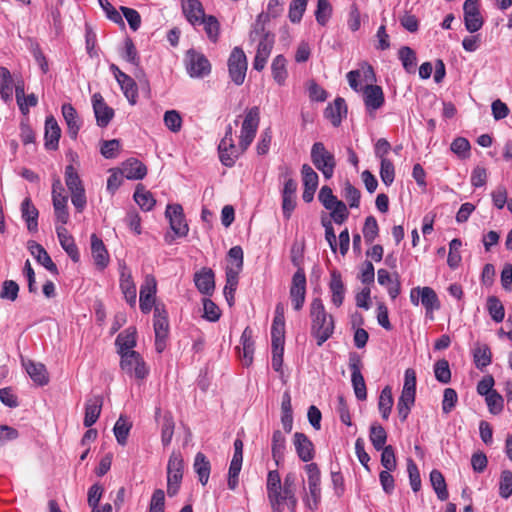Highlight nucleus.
Wrapping results in <instances>:
<instances>
[{
  "label": "nucleus",
  "instance_id": "7c9ffc66",
  "mask_svg": "<svg viewBox=\"0 0 512 512\" xmlns=\"http://www.w3.org/2000/svg\"><path fill=\"white\" fill-rule=\"evenodd\" d=\"M120 289L130 306L136 305V286L132 279L131 273L127 271L126 267H123L120 276Z\"/></svg>",
  "mask_w": 512,
  "mask_h": 512
},
{
  "label": "nucleus",
  "instance_id": "bb28decb",
  "mask_svg": "<svg viewBox=\"0 0 512 512\" xmlns=\"http://www.w3.org/2000/svg\"><path fill=\"white\" fill-rule=\"evenodd\" d=\"M325 117L329 119L333 126L341 124L342 118L347 114V105L343 98L337 97L332 104H329L324 111Z\"/></svg>",
  "mask_w": 512,
  "mask_h": 512
},
{
  "label": "nucleus",
  "instance_id": "c9c22d12",
  "mask_svg": "<svg viewBox=\"0 0 512 512\" xmlns=\"http://www.w3.org/2000/svg\"><path fill=\"white\" fill-rule=\"evenodd\" d=\"M241 352L240 355L242 357L243 365L249 366L253 361V353H254V341L252 339V330L249 327H246L241 335Z\"/></svg>",
  "mask_w": 512,
  "mask_h": 512
},
{
  "label": "nucleus",
  "instance_id": "f3484780",
  "mask_svg": "<svg viewBox=\"0 0 512 512\" xmlns=\"http://www.w3.org/2000/svg\"><path fill=\"white\" fill-rule=\"evenodd\" d=\"M267 496L273 512H281V479L277 470L267 475Z\"/></svg>",
  "mask_w": 512,
  "mask_h": 512
},
{
  "label": "nucleus",
  "instance_id": "f257e3e1",
  "mask_svg": "<svg viewBox=\"0 0 512 512\" xmlns=\"http://www.w3.org/2000/svg\"><path fill=\"white\" fill-rule=\"evenodd\" d=\"M311 335L317 346H322L334 333L335 322L332 315L325 310L320 298H314L310 304Z\"/></svg>",
  "mask_w": 512,
  "mask_h": 512
},
{
  "label": "nucleus",
  "instance_id": "603ef678",
  "mask_svg": "<svg viewBox=\"0 0 512 512\" xmlns=\"http://www.w3.org/2000/svg\"><path fill=\"white\" fill-rule=\"evenodd\" d=\"M398 56L405 71L407 73H414L417 64L416 53L414 50L408 46H403L399 49Z\"/></svg>",
  "mask_w": 512,
  "mask_h": 512
},
{
  "label": "nucleus",
  "instance_id": "774afa93",
  "mask_svg": "<svg viewBox=\"0 0 512 512\" xmlns=\"http://www.w3.org/2000/svg\"><path fill=\"white\" fill-rule=\"evenodd\" d=\"M499 495L504 499H508L512 495V472L510 470L501 472Z\"/></svg>",
  "mask_w": 512,
  "mask_h": 512
},
{
  "label": "nucleus",
  "instance_id": "a211bd4d",
  "mask_svg": "<svg viewBox=\"0 0 512 512\" xmlns=\"http://www.w3.org/2000/svg\"><path fill=\"white\" fill-rule=\"evenodd\" d=\"M156 280L153 276L147 275L144 283L140 288V309L147 314L151 311L155 304Z\"/></svg>",
  "mask_w": 512,
  "mask_h": 512
},
{
  "label": "nucleus",
  "instance_id": "f8f14e48",
  "mask_svg": "<svg viewBox=\"0 0 512 512\" xmlns=\"http://www.w3.org/2000/svg\"><path fill=\"white\" fill-rule=\"evenodd\" d=\"M219 158L226 167H232L241 155L240 146H235L232 138V126L228 125L224 138L218 146Z\"/></svg>",
  "mask_w": 512,
  "mask_h": 512
},
{
  "label": "nucleus",
  "instance_id": "cd10ccee",
  "mask_svg": "<svg viewBox=\"0 0 512 512\" xmlns=\"http://www.w3.org/2000/svg\"><path fill=\"white\" fill-rule=\"evenodd\" d=\"M378 283L382 286L387 287V292L392 299L397 298L401 291V284L399 281V275L394 274V278L385 269H379L377 272Z\"/></svg>",
  "mask_w": 512,
  "mask_h": 512
},
{
  "label": "nucleus",
  "instance_id": "9d476101",
  "mask_svg": "<svg viewBox=\"0 0 512 512\" xmlns=\"http://www.w3.org/2000/svg\"><path fill=\"white\" fill-rule=\"evenodd\" d=\"M120 366L123 371L137 379H144L148 375V369L140 354L136 351H120Z\"/></svg>",
  "mask_w": 512,
  "mask_h": 512
},
{
  "label": "nucleus",
  "instance_id": "2f4dec72",
  "mask_svg": "<svg viewBox=\"0 0 512 512\" xmlns=\"http://www.w3.org/2000/svg\"><path fill=\"white\" fill-rule=\"evenodd\" d=\"M21 214L23 220L27 224V229L30 232L38 231V216L39 212L33 205L30 198H25L21 204Z\"/></svg>",
  "mask_w": 512,
  "mask_h": 512
},
{
  "label": "nucleus",
  "instance_id": "39448f33",
  "mask_svg": "<svg viewBox=\"0 0 512 512\" xmlns=\"http://www.w3.org/2000/svg\"><path fill=\"white\" fill-rule=\"evenodd\" d=\"M305 471L308 477V490L309 493H305L303 501L307 508L310 510H316L321 500V475L320 470L316 463H310L305 465Z\"/></svg>",
  "mask_w": 512,
  "mask_h": 512
},
{
  "label": "nucleus",
  "instance_id": "c85d7f7f",
  "mask_svg": "<svg viewBox=\"0 0 512 512\" xmlns=\"http://www.w3.org/2000/svg\"><path fill=\"white\" fill-rule=\"evenodd\" d=\"M61 129L53 116L47 117L45 121V147L48 150L58 148Z\"/></svg>",
  "mask_w": 512,
  "mask_h": 512
},
{
  "label": "nucleus",
  "instance_id": "e2e57ef3",
  "mask_svg": "<svg viewBox=\"0 0 512 512\" xmlns=\"http://www.w3.org/2000/svg\"><path fill=\"white\" fill-rule=\"evenodd\" d=\"M228 257L231 263L226 267V269H231L235 272L240 273L243 268V250L240 246H234L230 248L228 252Z\"/></svg>",
  "mask_w": 512,
  "mask_h": 512
},
{
  "label": "nucleus",
  "instance_id": "412c9836",
  "mask_svg": "<svg viewBox=\"0 0 512 512\" xmlns=\"http://www.w3.org/2000/svg\"><path fill=\"white\" fill-rule=\"evenodd\" d=\"M297 183L289 178L284 184L282 191V210L286 219H289L296 206Z\"/></svg>",
  "mask_w": 512,
  "mask_h": 512
},
{
  "label": "nucleus",
  "instance_id": "6e6552de",
  "mask_svg": "<svg viewBox=\"0 0 512 512\" xmlns=\"http://www.w3.org/2000/svg\"><path fill=\"white\" fill-rule=\"evenodd\" d=\"M185 66L191 78H204L211 72V64L206 56L190 49L185 55Z\"/></svg>",
  "mask_w": 512,
  "mask_h": 512
},
{
  "label": "nucleus",
  "instance_id": "69168bd1",
  "mask_svg": "<svg viewBox=\"0 0 512 512\" xmlns=\"http://www.w3.org/2000/svg\"><path fill=\"white\" fill-rule=\"evenodd\" d=\"M308 0H292L288 17L292 23H299L306 10Z\"/></svg>",
  "mask_w": 512,
  "mask_h": 512
},
{
  "label": "nucleus",
  "instance_id": "2eb2a0df",
  "mask_svg": "<svg viewBox=\"0 0 512 512\" xmlns=\"http://www.w3.org/2000/svg\"><path fill=\"white\" fill-rule=\"evenodd\" d=\"M165 215L169 219L170 227L176 236L185 237L188 234L189 227L180 204H169Z\"/></svg>",
  "mask_w": 512,
  "mask_h": 512
},
{
  "label": "nucleus",
  "instance_id": "e433bc0d",
  "mask_svg": "<svg viewBox=\"0 0 512 512\" xmlns=\"http://www.w3.org/2000/svg\"><path fill=\"white\" fill-rule=\"evenodd\" d=\"M24 366L28 375L36 384L44 386L49 382L46 367L42 363L28 361Z\"/></svg>",
  "mask_w": 512,
  "mask_h": 512
},
{
  "label": "nucleus",
  "instance_id": "052dcab7",
  "mask_svg": "<svg viewBox=\"0 0 512 512\" xmlns=\"http://www.w3.org/2000/svg\"><path fill=\"white\" fill-rule=\"evenodd\" d=\"M327 210L331 211V217L336 224L344 223L349 216L346 204L340 200L334 202Z\"/></svg>",
  "mask_w": 512,
  "mask_h": 512
},
{
  "label": "nucleus",
  "instance_id": "79ce46f5",
  "mask_svg": "<svg viewBox=\"0 0 512 512\" xmlns=\"http://www.w3.org/2000/svg\"><path fill=\"white\" fill-rule=\"evenodd\" d=\"M134 200L143 211H150L156 204L153 194L146 190L141 184H138L134 192Z\"/></svg>",
  "mask_w": 512,
  "mask_h": 512
},
{
  "label": "nucleus",
  "instance_id": "393cba45",
  "mask_svg": "<svg viewBox=\"0 0 512 512\" xmlns=\"http://www.w3.org/2000/svg\"><path fill=\"white\" fill-rule=\"evenodd\" d=\"M103 405V397L95 395L89 398L85 405V416L83 424L85 427L90 428L98 420Z\"/></svg>",
  "mask_w": 512,
  "mask_h": 512
},
{
  "label": "nucleus",
  "instance_id": "c03bdc74",
  "mask_svg": "<svg viewBox=\"0 0 512 512\" xmlns=\"http://www.w3.org/2000/svg\"><path fill=\"white\" fill-rule=\"evenodd\" d=\"M116 345L119 354L120 351H133L132 348L136 346V329L130 327L121 332L116 338Z\"/></svg>",
  "mask_w": 512,
  "mask_h": 512
},
{
  "label": "nucleus",
  "instance_id": "4d7b16f0",
  "mask_svg": "<svg viewBox=\"0 0 512 512\" xmlns=\"http://www.w3.org/2000/svg\"><path fill=\"white\" fill-rule=\"evenodd\" d=\"M387 433L385 429L380 424H372L370 427V441L373 447L380 451L382 448L386 447Z\"/></svg>",
  "mask_w": 512,
  "mask_h": 512
},
{
  "label": "nucleus",
  "instance_id": "4468645a",
  "mask_svg": "<svg viewBox=\"0 0 512 512\" xmlns=\"http://www.w3.org/2000/svg\"><path fill=\"white\" fill-rule=\"evenodd\" d=\"M63 186L59 178L54 179L52 184V201L55 216L58 222L65 225L69 219L67 211V197L62 194Z\"/></svg>",
  "mask_w": 512,
  "mask_h": 512
},
{
  "label": "nucleus",
  "instance_id": "37998d69",
  "mask_svg": "<svg viewBox=\"0 0 512 512\" xmlns=\"http://www.w3.org/2000/svg\"><path fill=\"white\" fill-rule=\"evenodd\" d=\"M286 449V438L280 430H276L272 435V457L278 466L284 458Z\"/></svg>",
  "mask_w": 512,
  "mask_h": 512
},
{
  "label": "nucleus",
  "instance_id": "3c124183",
  "mask_svg": "<svg viewBox=\"0 0 512 512\" xmlns=\"http://www.w3.org/2000/svg\"><path fill=\"white\" fill-rule=\"evenodd\" d=\"M131 427L132 424L128 421V419L121 415L113 428V432L118 444L123 446L127 443V438L129 436Z\"/></svg>",
  "mask_w": 512,
  "mask_h": 512
},
{
  "label": "nucleus",
  "instance_id": "423d86ee",
  "mask_svg": "<svg viewBox=\"0 0 512 512\" xmlns=\"http://www.w3.org/2000/svg\"><path fill=\"white\" fill-rule=\"evenodd\" d=\"M184 461L180 453L172 452L167 464V494L175 496L183 478Z\"/></svg>",
  "mask_w": 512,
  "mask_h": 512
},
{
  "label": "nucleus",
  "instance_id": "4c0bfd02",
  "mask_svg": "<svg viewBox=\"0 0 512 512\" xmlns=\"http://www.w3.org/2000/svg\"><path fill=\"white\" fill-rule=\"evenodd\" d=\"M281 423L283 429L286 433H290L293 426V416H292V405H291V395L288 390H286L282 395L281 401Z\"/></svg>",
  "mask_w": 512,
  "mask_h": 512
},
{
  "label": "nucleus",
  "instance_id": "aec40b11",
  "mask_svg": "<svg viewBox=\"0 0 512 512\" xmlns=\"http://www.w3.org/2000/svg\"><path fill=\"white\" fill-rule=\"evenodd\" d=\"M364 103L369 113H372L384 104L383 90L378 85H366L363 89Z\"/></svg>",
  "mask_w": 512,
  "mask_h": 512
},
{
  "label": "nucleus",
  "instance_id": "ddd939ff",
  "mask_svg": "<svg viewBox=\"0 0 512 512\" xmlns=\"http://www.w3.org/2000/svg\"><path fill=\"white\" fill-rule=\"evenodd\" d=\"M306 295V276L302 268H299L292 277L290 298L296 311L302 309Z\"/></svg>",
  "mask_w": 512,
  "mask_h": 512
},
{
  "label": "nucleus",
  "instance_id": "680f3d73",
  "mask_svg": "<svg viewBox=\"0 0 512 512\" xmlns=\"http://www.w3.org/2000/svg\"><path fill=\"white\" fill-rule=\"evenodd\" d=\"M462 242L460 239L455 238L449 243V254L447 258V264L450 268L455 269L461 262L460 248Z\"/></svg>",
  "mask_w": 512,
  "mask_h": 512
},
{
  "label": "nucleus",
  "instance_id": "f704fd0d",
  "mask_svg": "<svg viewBox=\"0 0 512 512\" xmlns=\"http://www.w3.org/2000/svg\"><path fill=\"white\" fill-rule=\"evenodd\" d=\"M182 9L187 20L194 26L205 16L202 3L199 0L184 1Z\"/></svg>",
  "mask_w": 512,
  "mask_h": 512
},
{
  "label": "nucleus",
  "instance_id": "13d9d810",
  "mask_svg": "<svg viewBox=\"0 0 512 512\" xmlns=\"http://www.w3.org/2000/svg\"><path fill=\"white\" fill-rule=\"evenodd\" d=\"M487 310L496 323L503 321L505 317L504 306L496 296H489L487 298Z\"/></svg>",
  "mask_w": 512,
  "mask_h": 512
},
{
  "label": "nucleus",
  "instance_id": "a19ab883",
  "mask_svg": "<svg viewBox=\"0 0 512 512\" xmlns=\"http://www.w3.org/2000/svg\"><path fill=\"white\" fill-rule=\"evenodd\" d=\"M120 78L117 80L121 90L129 103L135 105L138 97V89L135 81L127 74H119Z\"/></svg>",
  "mask_w": 512,
  "mask_h": 512
},
{
  "label": "nucleus",
  "instance_id": "b1692460",
  "mask_svg": "<svg viewBox=\"0 0 512 512\" xmlns=\"http://www.w3.org/2000/svg\"><path fill=\"white\" fill-rule=\"evenodd\" d=\"M27 246L29 251L36 258L39 264L44 266L49 272L53 274H58V268L56 264L52 261L51 257L42 245L38 244L33 240H30L28 241Z\"/></svg>",
  "mask_w": 512,
  "mask_h": 512
},
{
  "label": "nucleus",
  "instance_id": "5fc2aeb1",
  "mask_svg": "<svg viewBox=\"0 0 512 512\" xmlns=\"http://www.w3.org/2000/svg\"><path fill=\"white\" fill-rule=\"evenodd\" d=\"M226 284L224 287V295L229 303V305H232L234 301V293L236 291L237 285H238V276L240 273L235 272L231 269H226Z\"/></svg>",
  "mask_w": 512,
  "mask_h": 512
},
{
  "label": "nucleus",
  "instance_id": "8fccbe9b",
  "mask_svg": "<svg viewBox=\"0 0 512 512\" xmlns=\"http://www.w3.org/2000/svg\"><path fill=\"white\" fill-rule=\"evenodd\" d=\"M197 25H203L204 30H205L209 40L214 43L217 42L218 37H219L220 24H219L218 20L216 19V17H214L212 15H209V16L205 15L197 23Z\"/></svg>",
  "mask_w": 512,
  "mask_h": 512
},
{
  "label": "nucleus",
  "instance_id": "49530a36",
  "mask_svg": "<svg viewBox=\"0 0 512 512\" xmlns=\"http://www.w3.org/2000/svg\"><path fill=\"white\" fill-rule=\"evenodd\" d=\"M430 482L431 485L437 494V497L441 501H445L448 499V491H447V485L444 479L443 474L439 470H432L430 473Z\"/></svg>",
  "mask_w": 512,
  "mask_h": 512
},
{
  "label": "nucleus",
  "instance_id": "a18cd8bd",
  "mask_svg": "<svg viewBox=\"0 0 512 512\" xmlns=\"http://www.w3.org/2000/svg\"><path fill=\"white\" fill-rule=\"evenodd\" d=\"M287 61L283 55H277L271 65L272 77L279 85H284L288 72L286 69Z\"/></svg>",
  "mask_w": 512,
  "mask_h": 512
},
{
  "label": "nucleus",
  "instance_id": "58836bf2",
  "mask_svg": "<svg viewBox=\"0 0 512 512\" xmlns=\"http://www.w3.org/2000/svg\"><path fill=\"white\" fill-rule=\"evenodd\" d=\"M193 468L198 476L200 483L203 486L206 485L209 480L211 465H210V461L207 459V457L203 453L198 452L196 454L195 459H194Z\"/></svg>",
  "mask_w": 512,
  "mask_h": 512
},
{
  "label": "nucleus",
  "instance_id": "338daca9",
  "mask_svg": "<svg viewBox=\"0 0 512 512\" xmlns=\"http://www.w3.org/2000/svg\"><path fill=\"white\" fill-rule=\"evenodd\" d=\"M434 374L439 382L443 384L449 383L451 380V371L448 361L445 359L438 360L434 365Z\"/></svg>",
  "mask_w": 512,
  "mask_h": 512
},
{
  "label": "nucleus",
  "instance_id": "f03ea898",
  "mask_svg": "<svg viewBox=\"0 0 512 512\" xmlns=\"http://www.w3.org/2000/svg\"><path fill=\"white\" fill-rule=\"evenodd\" d=\"M263 18H267L264 13H260L257 16L256 22L249 34V39L251 42L258 41L256 55L253 61V68L257 71H262L265 68L275 42L274 35L265 31L264 25L262 23Z\"/></svg>",
  "mask_w": 512,
  "mask_h": 512
},
{
  "label": "nucleus",
  "instance_id": "7ed1b4c3",
  "mask_svg": "<svg viewBox=\"0 0 512 512\" xmlns=\"http://www.w3.org/2000/svg\"><path fill=\"white\" fill-rule=\"evenodd\" d=\"M260 123V109L257 106L246 110L241 126L239 146L241 154L244 153L253 142Z\"/></svg>",
  "mask_w": 512,
  "mask_h": 512
},
{
  "label": "nucleus",
  "instance_id": "5701e85b",
  "mask_svg": "<svg viewBox=\"0 0 512 512\" xmlns=\"http://www.w3.org/2000/svg\"><path fill=\"white\" fill-rule=\"evenodd\" d=\"M293 442L296 453L303 462H309L314 458V445L304 433L296 432Z\"/></svg>",
  "mask_w": 512,
  "mask_h": 512
},
{
  "label": "nucleus",
  "instance_id": "9b49d317",
  "mask_svg": "<svg viewBox=\"0 0 512 512\" xmlns=\"http://www.w3.org/2000/svg\"><path fill=\"white\" fill-rule=\"evenodd\" d=\"M362 361L361 357L353 352L349 355V369L351 371V383L355 396L358 400L364 401L367 399V389L364 377L361 373Z\"/></svg>",
  "mask_w": 512,
  "mask_h": 512
},
{
  "label": "nucleus",
  "instance_id": "864d4df0",
  "mask_svg": "<svg viewBox=\"0 0 512 512\" xmlns=\"http://www.w3.org/2000/svg\"><path fill=\"white\" fill-rule=\"evenodd\" d=\"M401 397L415 399L416 396V372L412 368L405 370L404 384L401 392Z\"/></svg>",
  "mask_w": 512,
  "mask_h": 512
},
{
  "label": "nucleus",
  "instance_id": "72a5a7b5",
  "mask_svg": "<svg viewBox=\"0 0 512 512\" xmlns=\"http://www.w3.org/2000/svg\"><path fill=\"white\" fill-rule=\"evenodd\" d=\"M62 115L66 122L69 136L72 139H76L80 129V121L75 108L70 103L63 104Z\"/></svg>",
  "mask_w": 512,
  "mask_h": 512
},
{
  "label": "nucleus",
  "instance_id": "c756f323",
  "mask_svg": "<svg viewBox=\"0 0 512 512\" xmlns=\"http://www.w3.org/2000/svg\"><path fill=\"white\" fill-rule=\"evenodd\" d=\"M121 173L129 180H139L146 176L147 167L141 161L130 158L123 163Z\"/></svg>",
  "mask_w": 512,
  "mask_h": 512
},
{
  "label": "nucleus",
  "instance_id": "bf43d9fd",
  "mask_svg": "<svg viewBox=\"0 0 512 512\" xmlns=\"http://www.w3.org/2000/svg\"><path fill=\"white\" fill-rule=\"evenodd\" d=\"M65 183L70 192L84 189L82 181L72 165L66 166Z\"/></svg>",
  "mask_w": 512,
  "mask_h": 512
},
{
  "label": "nucleus",
  "instance_id": "6e6d98bb",
  "mask_svg": "<svg viewBox=\"0 0 512 512\" xmlns=\"http://www.w3.org/2000/svg\"><path fill=\"white\" fill-rule=\"evenodd\" d=\"M175 423L173 416L170 412H166L163 416V423L161 426V442L163 446H168L173 438Z\"/></svg>",
  "mask_w": 512,
  "mask_h": 512
},
{
  "label": "nucleus",
  "instance_id": "09e8293b",
  "mask_svg": "<svg viewBox=\"0 0 512 512\" xmlns=\"http://www.w3.org/2000/svg\"><path fill=\"white\" fill-rule=\"evenodd\" d=\"M421 304L424 306L427 314L433 313V311L440 308L438 296L431 287H422Z\"/></svg>",
  "mask_w": 512,
  "mask_h": 512
},
{
  "label": "nucleus",
  "instance_id": "1a4fd4ad",
  "mask_svg": "<svg viewBox=\"0 0 512 512\" xmlns=\"http://www.w3.org/2000/svg\"><path fill=\"white\" fill-rule=\"evenodd\" d=\"M247 68V57L244 51L239 47H235L228 58L229 76L234 84L239 86L244 83Z\"/></svg>",
  "mask_w": 512,
  "mask_h": 512
},
{
  "label": "nucleus",
  "instance_id": "0e129e2a",
  "mask_svg": "<svg viewBox=\"0 0 512 512\" xmlns=\"http://www.w3.org/2000/svg\"><path fill=\"white\" fill-rule=\"evenodd\" d=\"M342 196L349 203L350 208H358L360 203V191L349 181H346L343 187Z\"/></svg>",
  "mask_w": 512,
  "mask_h": 512
},
{
  "label": "nucleus",
  "instance_id": "6ab92c4d",
  "mask_svg": "<svg viewBox=\"0 0 512 512\" xmlns=\"http://www.w3.org/2000/svg\"><path fill=\"white\" fill-rule=\"evenodd\" d=\"M93 110L99 127H106L114 116V110L109 107L100 93L92 96Z\"/></svg>",
  "mask_w": 512,
  "mask_h": 512
},
{
  "label": "nucleus",
  "instance_id": "0eeeda50",
  "mask_svg": "<svg viewBox=\"0 0 512 512\" xmlns=\"http://www.w3.org/2000/svg\"><path fill=\"white\" fill-rule=\"evenodd\" d=\"M154 332L155 349L162 353L166 347V339L169 334L168 314L163 305L156 304L154 307Z\"/></svg>",
  "mask_w": 512,
  "mask_h": 512
},
{
  "label": "nucleus",
  "instance_id": "a878e982",
  "mask_svg": "<svg viewBox=\"0 0 512 512\" xmlns=\"http://www.w3.org/2000/svg\"><path fill=\"white\" fill-rule=\"evenodd\" d=\"M56 233L60 245L64 249V251L69 255V257L74 262H78L80 259L78 248L74 242L73 237L68 233L67 229L64 227L63 224L61 226L56 227Z\"/></svg>",
  "mask_w": 512,
  "mask_h": 512
},
{
  "label": "nucleus",
  "instance_id": "473e14b6",
  "mask_svg": "<svg viewBox=\"0 0 512 512\" xmlns=\"http://www.w3.org/2000/svg\"><path fill=\"white\" fill-rule=\"evenodd\" d=\"M91 251L95 264L104 269L109 262V255L103 241L96 234L91 235Z\"/></svg>",
  "mask_w": 512,
  "mask_h": 512
},
{
  "label": "nucleus",
  "instance_id": "dca6fc26",
  "mask_svg": "<svg viewBox=\"0 0 512 512\" xmlns=\"http://www.w3.org/2000/svg\"><path fill=\"white\" fill-rule=\"evenodd\" d=\"M281 512L284 511L285 505L291 512H295L297 508L296 498V474L289 472L284 478V484L281 485Z\"/></svg>",
  "mask_w": 512,
  "mask_h": 512
},
{
  "label": "nucleus",
  "instance_id": "de8ad7c7",
  "mask_svg": "<svg viewBox=\"0 0 512 512\" xmlns=\"http://www.w3.org/2000/svg\"><path fill=\"white\" fill-rule=\"evenodd\" d=\"M393 403L392 389L390 386H386L382 389L378 401V409L384 420L389 418Z\"/></svg>",
  "mask_w": 512,
  "mask_h": 512
},
{
  "label": "nucleus",
  "instance_id": "ea45409f",
  "mask_svg": "<svg viewBox=\"0 0 512 512\" xmlns=\"http://www.w3.org/2000/svg\"><path fill=\"white\" fill-rule=\"evenodd\" d=\"M332 293V302L336 307H340L344 300L345 287L341 279L340 273L333 271L331 273V281L329 284Z\"/></svg>",
  "mask_w": 512,
  "mask_h": 512
},
{
  "label": "nucleus",
  "instance_id": "20e7f679",
  "mask_svg": "<svg viewBox=\"0 0 512 512\" xmlns=\"http://www.w3.org/2000/svg\"><path fill=\"white\" fill-rule=\"evenodd\" d=\"M311 161L323 174L325 179L332 178L336 167L334 155L329 152L322 142H315L311 148Z\"/></svg>",
  "mask_w": 512,
  "mask_h": 512
},
{
  "label": "nucleus",
  "instance_id": "4be33fe9",
  "mask_svg": "<svg viewBox=\"0 0 512 512\" xmlns=\"http://www.w3.org/2000/svg\"><path fill=\"white\" fill-rule=\"evenodd\" d=\"M194 283L200 293L211 295L215 289L214 272L210 268H202L195 273Z\"/></svg>",
  "mask_w": 512,
  "mask_h": 512
}]
</instances>
